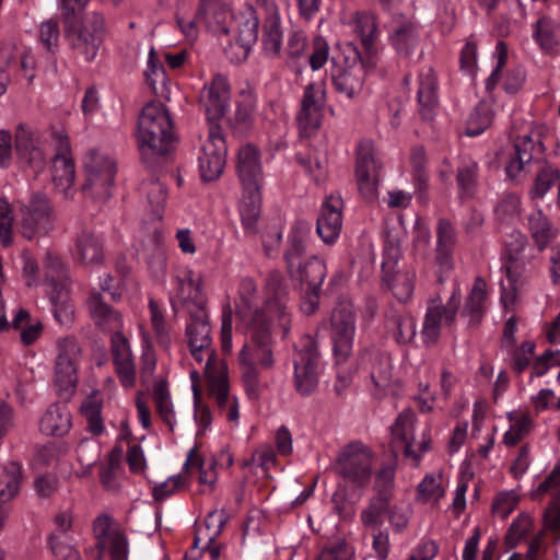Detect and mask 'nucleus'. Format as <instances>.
Segmentation results:
<instances>
[{
	"label": "nucleus",
	"instance_id": "f257e3e1",
	"mask_svg": "<svg viewBox=\"0 0 560 560\" xmlns=\"http://www.w3.org/2000/svg\"><path fill=\"white\" fill-rule=\"evenodd\" d=\"M137 140L141 158L148 165L160 164L173 150V124L162 103L150 102L143 107L138 118Z\"/></svg>",
	"mask_w": 560,
	"mask_h": 560
},
{
	"label": "nucleus",
	"instance_id": "f03ea898",
	"mask_svg": "<svg viewBox=\"0 0 560 560\" xmlns=\"http://www.w3.org/2000/svg\"><path fill=\"white\" fill-rule=\"evenodd\" d=\"M376 37H358L355 42H348L343 47V63L332 58L334 68L331 79L340 94L352 98L360 93L365 78V68L376 65Z\"/></svg>",
	"mask_w": 560,
	"mask_h": 560
},
{
	"label": "nucleus",
	"instance_id": "7ed1b4c3",
	"mask_svg": "<svg viewBox=\"0 0 560 560\" xmlns=\"http://www.w3.org/2000/svg\"><path fill=\"white\" fill-rule=\"evenodd\" d=\"M179 291L183 295V304L189 315V323L186 326V337L191 355L202 361V352L208 354L207 369L214 360L212 349L211 327L206 311V299L201 292V280H194L191 276L179 280Z\"/></svg>",
	"mask_w": 560,
	"mask_h": 560
},
{
	"label": "nucleus",
	"instance_id": "20e7f679",
	"mask_svg": "<svg viewBox=\"0 0 560 560\" xmlns=\"http://www.w3.org/2000/svg\"><path fill=\"white\" fill-rule=\"evenodd\" d=\"M395 465L384 466L377 471L374 485L375 494L369 505L361 513L362 524L366 527L380 526L383 514L387 513L388 521L397 530L404 529L408 524L406 512L397 505L390 506L394 491Z\"/></svg>",
	"mask_w": 560,
	"mask_h": 560
},
{
	"label": "nucleus",
	"instance_id": "39448f33",
	"mask_svg": "<svg viewBox=\"0 0 560 560\" xmlns=\"http://www.w3.org/2000/svg\"><path fill=\"white\" fill-rule=\"evenodd\" d=\"M373 460V451L362 442L355 441L339 451L332 468L345 483L363 489L370 485Z\"/></svg>",
	"mask_w": 560,
	"mask_h": 560
},
{
	"label": "nucleus",
	"instance_id": "423d86ee",
	"mask_svg": "<svg viewBox=\"0 0 560 560\" xmlns=\"http://www.w3.org/2000/svg\"><path fill=\"white\" fill-rule=\"evenodd\" d=\"M85 182L81 186L84 196L94 201H106L112 196L116 175L115 162L96 150L89 151L85 162Z\"/></svg>",
	"mask_w": 560,
	"mask_h": 560
},
{
	"label": "nucleus",
	"instance_id": "0eeeda50",
	"mask_svg": "<svg viewBox=\"0 0 560 560\" xmlns=\"http://www.w3.org/2000/svg\"><path fill=\"white\" fill-rule=\"evenodd\" d=\"M57 350L54 386L59 398L68 401L77 388V364L81 355V347L74 337H65L57 341Z\"/></svg>",
	"mask_w": 560,
	"mask_h": 560
},
{
	"label": "nucleus",
	"instance_id": "6e6552de",
	"mask_svg": "<svg viewBox=\"0 0 560 560\" xmlns=\"http://www.w3.org/2000/svg\"><path fill=\"white\" fill-rule=\"evenodd\" d=\"M294 385L302 396L313 394L319 380V352L313 336L303 335L294 346Z\"/></svg>",
	"mask_w": 560,
	"mask_h": 560
},
{
	"label": "nucleus",
	"instance_id": "1a4fd4ad",
	"mask_svg": "<svg viewBox=\"0 0 560 560\" xmlns=\"http://www.w3.org/2000/svg\"><path fill=\"white\" fill-rule=\"evenodd\" d=\"M20 211L18 230L28 241L47 235L55 226L54 208L47 196L42 192H34L28 205L23 206Z\"/></svg>",
	"mask_w": 560,
	"mask_h": 560
},
{
	"label": "nucleus",
	"instance_id": "9d476101",
	"mask_svg": "<svg viewBox=\"0 0 560 560\" xmlns=\"http://www.w3.org/2000/svg\"><path fill=\"white\" fill-rule=\"evenodd\" d=\"M383 163L374 143L362 140L357 148L355 179L361 196L369 202L378 197L380 173Z\"/></svg>",
	"mask_w": 560,
	"mask_h": 560
},
{
	"label": "nucleus",
	"instance_id": "9b49d317",
	"mask_svg": "<svg viewBox=\"0 0 560 560\" xmlns=\"http://www.w3.org/2000/svg\"><path fill=\"white\" fill-rule=\"evenodd\" d=\"M226 144L221 126L209 127L207 139L203 141L198 155L200 177L203 182L217 180L223 173L226 162Z\"/></svg>",
	"mask_w": 560,
	"mask_h": 560
},
{
	"label": "nucleus",
	"instance_id": "f8f14e48",
	"mask_svg": "<svg viewBox=\"0 0 560 560\" xmlns=\"http://www.w3.org/2000/svg\"><path fill=\"white\" fill-rule=\"evenodd\" d=\"M67 35H97L108 31L105 18L102 13L90 12L78 16L74 11H66L62 19V28L57 19H48L40 23V35H58L60 32Z\"/></svg>",
	"mask_w": 560,
	"mask_h": 560
},
{
	"label": "nucleus",
	"instance_id": "ddd939ff",
	"mask_svg": "<svg viewBox=\"0 0 560 560\" xmlns=\"http://www.w3.org/2000/svg\"><path fill=\"white\" fill-rule=\"evenodd\" d=\"M265 290L267 298L264 310L279 322L284 338L291 326V307L289 290L283 275L278 270L269 271L265 280Z\"/></svg>",
	"mask_w": 560,
	"mask_h": 560
},
{
	"label": "nucleus",
	"instance_id": "4468645a",
	"mask_svg": "<svg viewBox=\"0 0 560 560\" xmlns=\"http://www.w3.org/2000/svg\"><path fill=\"white\" fill-rule=\"evenodd\" d=\"M230 15L218 0H201V7L194 20H178L180 31L185 34L192 32L225 35L230 32L228 20Z\"/></svg>",
	"mask_w": 560,
	"mask_h": 560
},
{
	"label": "nucleus",
	"instance_id": "2eb2a0df",
	"mask_svg": "<svg viewBox=\"0 0 560 560\" xmlns=\"http://www.w3.org/2000/svg\"><path fill=\"white\" fill-rule=\"evenodd\" d=\"M275 318L270 316L266 310H255L247 324V334L257 353H260L258 359L259 364L265 369L273 366V353H272V334L270 319Z\"/></svg>",
	"mask_w": 560,
	"mask_h": 560
},
{
	"label": "nucleus",
	"instance_id": "dca6fc26",
	"mask_svg": "<svg viewBox=\"0 0 560 560\" xmlns=\"http://www.w3.org/2000/svg\"><path fill=\"white\" fill-rule=\"evenodd\" d=\"M460 304V294L454 291L448 299L446 305H442L441 301L434 300L427 310L422 335L423 340L428 345H434L441 332V320L444 318L447 325H452L455 320Z\"/></svg>",
	"mask_w": 560,
	"mask_h": 560
},
{
	"label": "nucleus",
	"instance_id": "f3484780",
	"mask_svg": "<svg viewBox=\"0 0 560 560\" xmlns=\"http://www.w3.org/2000/svg\"><path fill=\"white\" fill-rule=\"evenodd\" d=\"M415 418V413L410 409L404 410L390 428L389 447L394 462L397 459L399 451L402 450L405 457L412 458L416 465L419 464L420 454H417L412 447Z\"/></svg>",
	"mask_w": 560,
	"mask_h": 560
},
{
	"label": "nucleus",
	"instance_id": "a211bd4d",
	"mask_svg": "<svg viewBox=\"0 0 560 560\" xmlns=\"http://www.w3.org/2000/svg\"><path fill=\"white\" fill-rule=\"evenodd\" d=\"M73 259L83 267H98L104 264L105 250L102 238L92 230L82 229L74 238Z\"/></svg>",
	"mask_w": 560,
	"mask_h": 560
},
{
	"label": "nucleus",
	"instance_id": "6ab92c4d",
	"mask_svg": "<svg viewBox=\"0 0 560 560\" xmlns=\"http://www.w3.org/2000/svg\"><path fill=\"white\" fill-rule=\"evenodd\" d=\"M230 100V85L225 77L217 74L210 85L205 86L201 95V103L205 106L207 120L212 125H217L225 114Z\"/></svg>",
	"mask_w": 560,
	"mask_h": 560
},
{
	"label": "nucleus",
	"instance_id": "aec40b11",
	"mask_svg": "<svg viewBox=\"0 0 560 560\" xmlns=\"http://www.w3.org/2000/svg\"><path fill=\"white\" fill-rule=\"evenodd\" d=\"M342 199L330 195L323 202L320 214L317 218L316 231L322 240L331 244L338 237L342 226Z\"/></svg>",
	"mask_w": 560,
	"mask_h": 560
},
{
	"label": "nucleus",
	"instance_id": "412c9836",
	"mask_svg": "<svg viewBox=\"0 0 560 560\" xmlns=\"http://www.w3.org/2000/svg\"><path fill=\"white\" fill-rule=\"evenodd\" d=\"M526 245L527 237L521 232L511 233L509 240L505 242L506 264L504 265V269L508 282H510L514 291L518 284H523V272L525 269L523 250Z\"/></svg>",
	"mask_w": 560,
	"mask_h": 560
},
{
	"label": "nucleus",
	"instance_id": "4be33fe9",
	"mask_svg": "<svg viewBox=\"0 0 560 560\" xmlns=\"http://www.w3.org/2000/svg\"><path fill=\"white\" fill-rule=\"evenodd\" d=\"M384 326L386 334L401 346L410 343L416 336L415 320L404 308L388 306L384 314Z\"/></svg>",
	"mask_w": 560,
	"mask_h": 560
},
{
	"label": "nucleus",
	"instance_id": "5701e85b",
	"mask_svg": "<svg viewBox=\"0 0 560 560\" xmlns=\"http://www.w3.org/2000/svg\"><path fill=\"white\" fill-rule=\"evenodd\" d=\"M109 301L104 293H92L88 305L96 326L103 330L116 331L122 326L121 315L109 305Z\"/></svg>",
	"mask_w": 560,
	"mask_h": 560
},
{
	"label": "nucleus",
	"instance_id": "b1692460",
	"mask_svg": "<svg viewBox=\"0 0 560 560\" xmlns=\"http://www.w3.org/2000/svg\"><path fill=\"white\" fill-rule=\"evenodd\" d=\"M383 287L402 303L409 301L415 290L416 272L413 268L406 267L381 275Z\"/></svg>",
	"mask_w": 560,
	"mask_h": 560
},
{
	"label": "nucleus",
	"instance_id": "393cba45",
	"mask_svg": "<svg viewBox=\"0 0 560 560\" xmlns=\"http://www.w3.org/2000/svg\"><path fill=\"white\" fill-rule=\"evenodd\" d=\"M34 135L20 126L15 133V150L20 158L32 168L34 174L40 173L45 167V156L36 147Z\"/></svg>",
	"mask_w": 560,
	"mask_h": 560
},
{
	"label": "nucleus",
	"instance_id": "a878e982",
	"mask_svg": "<svg viewBox=\"0 0 560 560\" xmlns=\"http://www.w3.org/2000/svg\"><path fill=\"white\" fill-rule=\"evenodd\" d=\"M237 172L243 187L259 186L261 167L259 152L254 145L247 144L240 150Z\"/></svg>",
	"mask_w": 560,
	"mask_h": 560
},
{
	"label": "nucleus",
	"instance_id": "bb28decb",
	"mask_svg": "<svg viewBox=\"0 0 560 560\" xmlns=\"http://www.w3.org/2000/svg\"><path fill=\"white\" fill-rule=\"evenodd\" d=\"M320 118L322 104L316 100L315 85L312 83L305 88L298 122L304 132H313L319 128Z\"/></svg>",
	"mask_w": 560,
	"mask_h": 560
},
{
	"label": "nucleus",
	"instance_id": "cd10ccee",
	"mask_svg": "<svg viewBox=\"0 0 560 560\" xmlns=\"http://www.w3.org/2000/svg\"><path fill=\"white\" fill-rule=\"evenodd\" d=\"M438 82L432 68H428L420 74V86L418 90V102L420 105V115L423 120L433 118V110L438 106Z\"/></svg>",
	"mask_w": 560,
	"mask_h": 560
},
{
	"label": "nucleus",
	"instance_id": "c85d7f7f",
	"mask_svg": "<svg viewBox=\"0 0 560 560\" xmlns=\"http://www.w3.org/2000/svg\"><path fill=\"white\" fill-rule=\"evenodd\" d=\"M363 360L369 366L373 385L380 393L384 392L389 386L392 378L389 358L383 355L380 351H371Z\"/></svg>",
	"mask_w": 560,
	"mask_h": 560
},
{
	"label": "nucleus",
	"instance_id": "c756f323",
	"mask_svg": "<svg viewBox=\"0 0 560 560\" xmlns=\"http://www.w3.org/2000/svg\"><path fill=\"white\" fill-rule=\"evenodd\" d=\"M238 362L242 369V380L246 389L247 395L257 399L259 396V372L254 361L252 347L245 343L240 351Z\"/></svg>",
	"mask_w": 560,
	"mask_h": 560
},
{
	"label": "nucleus",
	"instance_id": "7c9ffc66",
	"mask_svg": "<svg viewBox=\"0 0 560 560\" xmlns=\"http://www.w3.org/2000/svg\"><path fill=\"white\" fill-rule=\"evenodd\" d=\"M71 427V416L57 405H51L39 421V430L46 435L61 436Z\"/></svg>",
	"mask_w": 560,
	"mask_h": 560
},
{
	"label": "nucleus",
	"instance_id": "2f4dec72",
	"mask_svg": "<svg viewBox=\"0 0 560 560\" xmlns=\"http://www.w3.org/2000/svg\"><path fill=\"white\" fill-rule=\"evenodd\" d=\"M103 398L100 390H93L81 404L80 412L88 422V430L98 436L104 432L102 418Z\"/></svg>",
	"mask_w": 560,
	"mask_h": 560
},
{
	"label": "nucleus",
	"instance_id": "473e14b6",
	"mask_svg": "<svg viewBox=\"0 0 560 560\" xmlns=\"http://www.w3.org/2000/svg\"><path fill=\"white\" fill-rule=\"evenodd\" d=\"M74 162L71 156H54L52 160V183L65 197H69V191L74 184Z\"/></svg>",
	"mask_w": 560,
	"mask_h": 560
},
{
	"label": "nucleus",
	"instance_id": "72a5a7b5",
	"mask_svg": "<svg viewBox=\"0 0 560 560\" xmlns=\"http://www.w3.org/2000/svg\"><path fill=\"white\" fill-rule=\"evenodd\" d=\"M295 273L311 290H320L326 277V264L317 256H312L304 264L298 262L296 269L294 268Z\"/></svg>",
	"mask_w": 560,
	"mask_h": 560
},
{
	"label": "nucleus",
	"instance_id": "f704fd0d",
	"mask_svg": "<svg viewBox=\"0 0 560 560\" xmlns=\"http://www.w3.org/2000/svg\"><path fill=\"white\" fill-rule=\"evenodd\" d=\"M528 224L537 248L542 252L555 240L557 231L540 210L529 214Z\"/></svg>",
	"mask_w": 560,
	"mask_h": 560
},
{
	"label": "nucleus",
	"instance_id": "c9c22d12",
	"mask_svg": "<svg viewBox=\"0 0 560 560\" xmlns=\"http://www.w3.org/2000/svg\"><path fill=\"white\" fill-rule=\"evenodd\" d=\"M261 196L259 186L244 187V195L241 203V217L247 230H252L260 214Z\"/></svg>",
	"mask_w": 560,
	"mask_h": 560
},
{
	"label": "nucleus",
	"instance_id": "e433bc0d",
	"mask_svg": "<svg viewBox=\"0 0 560 560\" xmlns=\"http://www.w3.org/2000/svg\"><path fill=\"white\" fill-rule=\"evenodd\" d=\"M486 282L478 277L465 303L463 315L469 317L470 325H478L483 315V302L486 300Z\"/></svg>",
	"mask_w": 560,
	"mask_h": 560
},
{
	"label": "nucleus",
	"instance_id": "4c0bfd02",
	"mask_svg": "<svg viewBox=\"0 0 560 560\" xmlns=\"http://www.w3.org/2000/svg\"><path fill=\"white\" fill-rule=\"evenodd\" d=\"M12 328L20 330V339L24 346L34 343L43 331V324L39 320L33 322L28 311L21 308L12 322Z\"/></svg>",
	"mask_w": 560,
	"mask_h": 560
},
{
	"label": "nucleus",
	"instance_id": "58836bf2",
	"mask_svg": "<svg viewBox=\"0 0 560 560\" xmlns=\"http://www.w3.org/2000/svg\"><path fill=\"white\" fill-rule=\"evenodd\" d=\"M532 141L528 136L520 138L513 145V152L510 153V161L505 166L509 178L514 179L523 170L524 164L528 163L532 155Z\"/></svg>",
	"mask_w": 560,
	"mask_h": 560
},
{
	"label": "nucleus",
	"instance_id": "ea45409f",
	"mask_svg": "<svg viewBox=\"0 0 560 560\" xmlns=\"http://www.w3.org/2000/svg\"><path fill=\"white\" fill-rule=\"evenodd\" d=\"M140 190L147 196L154 217L161 219V212L167 198L165 185L159 178L151 177L141 183Z\"/></svg>",
	"mask_w": 560,
	"mask_h": 560
},
{
	"label": "nucleus",
	"instance_id": "a19ab883",
	"mask_svg": "<svg viewBox=\"0 0 560 560\" xmlns=\"http://www.w3.org/2000/svg\"><path fill=\"white\" fill-rule=\"evenodd\" d=\"M44 270L45 280L54 290L65 289L68 280L67 267L59 255L48 252L44 259Z\"/></svg>",
	"mask_w": 560,
	"mask_h": 560
},
{
	"label": "nucleus",
	"instance_id": "79ce46f5",
	"mask_svg": "<svg viewBox=\"0 0 560 560\" xmlns=\"http://www.w3.org/2000/svg\"><path fill=\"white\" fill-rule=\"evenodd\" d=\"M3 477L5 487L0 489L1 502H7L13 499L20 491L22 482V465L19 462H9L3 467Z\"/></svg>",
	"mask_w": 560,
	"mask_h": 560
},
{
	"label": "nucleus",
	"instance_id": "37998d69",
	"mask_svg": "<svg viewBox=\"0 0 560 560\" xmlns=\"http://www.w3.org/2000/svg\"><path fill=\"white\" fill-rule=\"evenodd\" d=\"M256 39L257 37H226L223 51L231 62L238 65L247 59Z\"/></svg>",
	"mask_w": 560,
	"mask_h": 560
},
{
	"label": "nucleus",
	"instance_id": "c03bdc74",
	"mask_svg": "<svg viewBox=\"0 0 560 560\" xmlns=\"http://www.w3.org/2000/svg\"><path fill=\"white\" fill-rule=\"evenodd\" d=\"M355 329H331L330 338L332 341V351L337 363L346 362L353 347V337Z\"/></svg>",
	"mask_w": 560,
	"mask_h": 560
},
{
	"label": "nucleus",
	"instance_id": "a18cd8bd",
	"mask_svg": "<svg viewBox=\"0 0 560 560\" xmlns=\"http://www.w3.org/2000/svg\"><path fill=\"white\" fill-rule=\"evenodd\" d=\"M382 275L392 272L399 268L409 267L402 261L400 242L398 238L388 236L383 249Z\"/></svg>",
	"mask_w": 560,
	"mask_h": 560
},
{
	"label": "nucleus",
	"instance_id": "49530a36",
	"mask_svg": "<svg viewBox=\"0 0 560 560\" xmlns=\"http://www.w3.org/2000/svg\"><path fill=\"white\" fill-rule=\"evenodd\" d=\"M50 300L54 304V314L56 319L62 325L72 323L74 307L70 302L67 292H65V289H52V292L50 293Z\"/></svg>",
	"mask_w": 560,
	"mask_h": 560
},
{
	"label": "nucleus",
	"instance_id": "de8ad7c7",
	"mask_svg": "<svg viewBox=\"0 0 560 560\" xmlns=\"http://www.w3.org/2000/svg\"><path fill=\"white\" fill-rule=\"evenodd\" d=\"M144 77L150 89L156 94V84L165 85L167 82V74L164 65L154 48H151L148 57V67L144 71Z\"/></svg>",
	"mask_w": 560,
	"mask_h": 560
},
{
	"label": "nucleus",
	"instance_id": "09e8293b",
	"mask_svg": "<svg viewBox=\"0 0 560 560\" xmlns=\"http://www.w3.org/2000/svg\"><path fill=\"white\" fill-rule=\"evenodd\" d=\"M206 373L210 395L215 398L219 408L225 407L229 398V384L225 373H212L211 366L209 369L206 368Z\"/></svg>",
	"mask_w": 560,
	"mask_h": 560
},
{
	"label": "nucleus",
	"instance_id": "8fccbe9b",
	"mask_svg": "<svg viewBox=\"0 0 560 560\" xmlns=\"http://www.w3.org/2000/svg\"><path fill=\"white\" fill-rule=\"evenodd\" d=\"M228 125L234 136H246L253 127V116L246 105H237L233 115L228 118Z\"/></svg>",
	"mask_w": 560,
	"mask_h": 560
},
{
	"label": "nucleus",
	"instance_id": "3c124183",
	"mask_svg": "<svg viewBox=\"0 0 560 560\" xmlns=\"http://www.w3.org/2000/svg\"><path fill=\"white\" fill-rule=\"evenodd\" d=\"M113 520L104 514L100 515L93 524V532L96 538L94 550L96 551L95 559L101 560L105 553V541L109 539L115 532L112 529Z\"/></svg>",
	"mask_w": 560,
	"mask_h": 560
},
{
	"label": "nucleus",
	"instance_id": "603ef678",
	"mask_svg": "<svg viewBox=\"0 0 560 560\" xmlns=\"http://www.w3.org/2000/svg\"><path fill=\"white\" fill-rule=\"evenodd\" d=\"M354 550L346 539H337L328 541L316 560H352Z\"/></svg>",
	"mask_w": 560,
	"mask_h": 560
},
{
	"label": "nucleus",
	"instance_id": "864d4df0",
	"mask_svg": "<svg viewBox=\"0 0 560 560\" xmlns=\"http://www.w3.org/2000/svg\"><path fill=\"white\" fill-rule=\"evenodd\" d=\"M332 510L340 518L350 520L355 513V503L348 497L346 485H339L331 498Z\"/></svg>",
	"mask_w": 560,
	"mask_h": 560
},
{
	"label": "nucleus",
	"instance_id": "5fc2aeb1",
	"mask_svg": "<svg viewBox=\"0 0 560 560\" xmlns=\"http://www.w3.org/2000/svg\"><path fill=\"white\" fill-rule=\"evenodd\" d=\"M149 308L151 313V323L155 332L159 346L168 349L171 345V336L166 328L164 316L154 300L149 301Z\"/></svg>",
	"mask_w": 560,
	"mask_h": 560
},
{
	"label": "nucleus",
	"instance_id": "6e6d98bb",
	"mask_svg": "<svg viewBox=\"0 0 560 560\" xmlns=\"http://www.w3.org/2000/svg\"><path fill=\"white\" fill-rule=\"evenodd\" d=\"M331 329H355V314L351 304H338L330 316Z\"/></svg>",
	"mask_w": 560,
	"mask_h": 560
},
{
	"label": "nucleus",
	"instance_id": "4d7b16f0",
	"mask_svg": "<svg viewBox=\"0 0 560 560\" xmlns=\"http://www.w3.org/2000/svg\"><path fill=\"white\" fill-rule=\"evenodd\" d=\"M348 23L357 35H375L380 32L376 18L371 12H357Z\"/></svg>",
	"mask_w": 560,
	"mask_h": 560
},
{
	"label": "nucleus",
	"instance_id": "13d9d810",
	"mask_svg": "<svg viewBox=\"0 0 560 560\" xmlns=\"http://www.w3.org/2000/svg\"><path fill=\"white\" fill-rule=\"evenodd\" d=\"M492 121V115L485 106H478L467 120L466 135L469 137L482 133Z\"/></svg>",
	"mask_w": 560,
	"mask_h": 560
},
{
	"label": "nucleus",
	"instance_id": "bf43d9fd",
	"mask_svg": "<svg viewBox=\"0 0 560 560\" xmlns=\"http://www.w3.org/2000/svg\"><path fill=\"white\" fill-rule=\"evenodd\" d=\"M478 165L476 162H470L458 167L456 173V180L460 192L471 195L477 183Z\"/></svg>",
	"mask_w": 560,
	"mask_h": 560
},
{
	"label": "nucleus",
	"instance_id": "052dcab7",
	"mask_svg": "<svg viewBox=\"0 0 560 560\" xmlns=\"http://www.w3.org/2000/svg\"><path fill=\"white\" fill-rule=\"evenodd\" d=\"M230 518L229 513L224 510H213L208 513L205 524L207 538L210 542H214L215 538L222 533L223 527Z\"/></svg>",
	"mask_w": 560,
	"mask_h": 560
},
{
	"label": "nucleus",
	"instance_id": "680f3d73",
	"mask_svg": "<svg viewBox=\"0 0 560 560\" xmlns=\"http://www.w3.org/2000/svg\"><path fill=\"white\" fill-rule=\"evenodd\" d=\"M12 229L13 218L10 203L5 199H0V242L3 247H10L13 243Z\"/></svg>",
	"mask_w": 560,
	"mask_h": 560
},
{
	"label": "nucleus",
	"instance_id": "e2e57ef3",
	"mask_svg": "<svg viewBox=\"0 0 560 560\" xmlns=\"http://www.w3.org/2000/svg\"><path fill=\"white\" fill-rule=\"evenodd\" d=\"M71 47L77 50L84 60L94 59L102 44V37H68Z\"/></svg>",
	"mask_w": 560,
	"mask_h": 560
},
{
	"label": "nucleus",
	"instance_id": "0e129e2a",
	"mask_svg": "<svg viewBox=\"0 0 560 560\" xmlns=\"http://www.w3.org/2000/svg\"><path fill=\"white\" fill-rule=\"evenodd\" d=\"M521 200L518 196L509 194L495 207L497 219L501 222H509L520 213Z\"/></svg>",
	"mask_w": 560,
	"mask_h": 560
},
{
	"label": "nucleus",
	"instance_id": "69168bd1",
	"mask_svg": "<svg viewBox=\"0 0 560 560\" xmlns=\"http://www.w3.org/2000/svg\"><path fill=\"white\" fill-rule=\"evenodd\" d=\"M560 179V172L552 166L542 167L536 176L533 194L535 197H542L551 185Z\"/></svg>",
	"mask_w": 560,
	"mask_h": 560
},
{
	"label": "nucleus",
	"instance_id": "338daca9",
	"mask_svg": "<svg viewBox=\"0 0 560 560\" xmlns=\"http://www.w3.org/2000/svg\"><path fill=\"white\" fill-rule=\"evenodd\" d=\"M534 351L535 343L533 341H524L518 348L513 349L512 369L517 375L522 374L528 368Z\"/></svg>",
	"mask_w": 560,
	"mask_h": 560
},
{
	"label": "nucleus",
	"instance_id": "774afa93",
	"mask_svg": "<svg viewBox=\"0 0 560 560\" xmlns=\"http://www.w3.org/2000/svg\"><path fill=\"white\" fill-rule=\"evenodd\" d=\"M105 551H108L110 560L128 559V541L124 533L114 532L105 541Z\"/></svg>",
	"mask_w": 560,
	"mask_h": 560
}]
</instances>
